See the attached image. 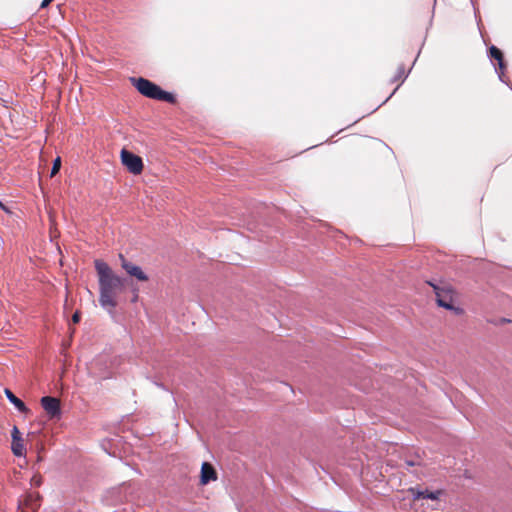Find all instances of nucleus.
Listing matches in <instances>:
<instances>
[{
  "label": "nucleus",
  "mask_w": 512,
  "mask_h": 512,
  "mask_svg": "<svg viewBox=\"0 0 512 512\" xmlns=\"http://www.w3.org/2000/svg\"><path fill=\"white\" fill-rule=\"evenodd\" d=\"M119 259L121 261L122 268L127 272V274H129L132 277H135L139 281H148V276L143 272L140 266H137L132 262L128 261L122 254H119Z\"/></svg>",
  "instance_id": "7"
},
{
  "label": "nucleus",
  "mask_w": 512,
  "mask_h": 512,
  "mask_svg": "<svg viewBox=\"0 0 512 512\" xmlns=\"http://www.w3.org/2000/svg\"><path fill=\"white\" fill-rule=\"evenodd\" d=\"M215 480H217L216 470L210 463L204 462L201 466V476H200L201 484L206 485L210 481H215Z\"/></svg>",
  "instance_id": "8"
},
{
  "label": "nucleus",
  "mask_w": 512,
  "mask_h": 512,
  "mask_svg": "<svg viewBox=\"0 0 512 512\" xmlns=\"http://www.w3.org/2000/svg\"><path fill=\"white\" fill-rule=\"evenodd\" d=\"M41 495L38 492L27 493L18 504L19 512H37L40 507Z\"/></svg>",
  "instance_id": "5"
},
{
  "label": "nucleus",
  "mask_w": 512,
  "mask_h": 512,
  "mask_svg": "<svg viewBox=\"0 0 512 512\" xmlns=\"http://www.w3.org/2000/svg\"><path fill=\"white\" fill-rule=\"evenodd\" d=\"M11 449L15 456H18V457L23 456L26 451L24 444H23V439L21 438V439L12 440Z\"/></svg>",
  "instance_id": "12"
},
{
  "label": "nucleus",
  "mask_w": 512,
  "mask_h": 512,
  "mask_svg": "<svg viewBox=\"0 0 512 512\" xmlns=\"http://www.w3.org/2000/svg\"><path fill=\"white\" fill-rule=\"evenodd\" d=\"M32 485L40 486L42 484V477L40 475H34L31 479Z\"/></svg>",
  "instance_id": "16"
},
{
  "label": "nucleus",
  "mask_w": 512,
  "mask_h": 512,
  "mask_svg": "<svg viewBox=\"0 0 512 512\" xmlns=\"http://www.w3.org/2000/svg\"><path fill=\"white\" fill-rule=\"evenodd\" d=\"M121 161L130 173L134 175L142 173L144 165L141 157H139L138 155H135L126 149H122Z\"/></svg>",
  "instance_id": "4"
},
{
  "label": "nucleus",
  "mask_w": 512,
  "mask_h": 512,
  "mask_svg": "<svg viewBox=\"0 0 512 512\" xmlns=\"http://www.w3.org/2000/svg\"><path fill=\"white\" fill-rule=\"evenodd\" d=\"M80 319H81V314H80V312H79V311H76V312L73 314V316H72V322H73L74 324H77V323H79V322H80Z\"/></svg>",
  "instance_id": "17"
},
{
  "label": "nucleus",
  "mask_w": 512,
  "mask_h": 512,
  "mask_svg": "<svg viewBox=\"0 0 512 512\" xmlns=\"http://www.w3.org/2000/svg\"><path fill=\"white\" fill-rule=\"evenodd\" d=\"M41 406L47 413L50 419L57 418L59 419L61 416V407L60 400L51 396H44L40 400Z\"/></svg>",
  "instance_id": "6"
},
{
  "label": "nucleus",
  "mask_w": 512,
  "mask_h": 512,
  "mask_svg": "<svg viewBox=\"0 0 512 512\" xmlns=\"http://www.w3.org/2000/svg\"><path fill=\"white\" fill-rule=\"evenodd\" d=\"M11 436H12V440L21 439V433L16 426L13 427V429L11 431Z\"/></svg>",
  "instance_id": "15"
},
{
  "label": "nucleus",
  "mask_w": 512,
  "mask_h": 512,
  "mask_svg": "<svg viewBox=\"0 0 512 512\" xmlns=\"http://www.w3.org/2000/svg\"><path fill=\"white\" fill-rule=\"evenodd\" d=\"M51 3V0H43L40 7L46 8Z\"/></svg>",
  "instance_id": "18"
},
{
  "label": "nucleus",
  "mask_w": 512,
  "mask_h": 512,
  "mask_svg": "<svg viewBox=\"0 0 512 512\" xmlns=\"http://www.w3.org/2000/svg\"><path fill=\"white\" fill-rule=\"evenodd\" d=\"M406 464H407L408 466L416 465V463H415V462H412V461H406Z\"/></svg>",
  "instance_id": "20"
},
{
  "label": "nucleus",
  "mask_w": 512,
  "mask_h": 512,
  "mask_svg": "<svg viewBox=\"0 0 512 512\" xmlns=\"http://www.w3.org/2000/svg\"><path fill=\"white\" fill-rule=\"evenodd\" d=\"M60 168H61V158L57 157L53 161V166L51 169L50 177H54L59 172Z\"/></svg>",
  "instance_id": "14"
},
{
  "label": "nucleus",
  "mask_w": 512,
  "mask_h": 512,
  "mask_svg": "<svg viewBox=\"0 0 512 512\" xmlns=\"http://www.w3.org/2000/svg\"><path fill=\"white\" fill-rule=\"evenodd\" d=\"M94 266L99 283V303L110 314H113L118 305V294L124 289L125 280L116 275L110 266L102 260H95Z\"/></svg>",
  "instance_id": "1"
},
{
  "label": "nucleus",
  "mask_w": 512,
  "mask_h": 512,
  "mask_svg": "<svg viewBox=\"0 0 512 512\" xmlns=\"http://www.w3.org/2000/svg\"><path fill=\"white\" fill-rule=\"evenodd\" d=\"M408 75V72L406 71V68L404 65H400L397 68L396 74L393 78V82L400 81L401 83L406 79Z\"/></svg>",
  "instance_id": "13"
},
{
  "label": "nucleus",
  "mask_w": 512,
  "mask_h": 512,
  "mask_svg": "<svg viewBox=\"0 0 512 512\" xmlns=\"http://www.w3.org/2000/svg\"><path fill=\"white\" fill-rule=\"evenodd\" d=\"M489 56L492 59L497 61L498 69H499L500 73L503 74L506 69V65L504 62V56H503L502 51L499 48H497L496 46L492 45L489 48Z\"/></svg>",
  "instance_id": "11"
},
{
  "label": "nucleus",
  "mask_w": 512,
  "mask_h": 512,
  "mask_svg": "<svg viewBox=\"0 0 512 512\" xmlns=\"http://www.w3.org/2000/svg\"><path fill=\"white\" fill-rule=\"evenodd\" d=\"M408 491L413 495L414 501L419 500L421 498L437 500V499H439L440 495L442 494L441 490L430 492L428 490L422 491L415 487L409 488Z\"/></svg>",
  "instance_id": "9"
},
{
  "label": "nucleus",
  "mask_w": 512,
  "mask_h": 512,
  "mask_svg": "<svg viewBox=\"0 0 512 512\" xmlns=\"http://www.w3.org/2000/svg\"><path fill=\"white\" fill-rule=\"evenodd\" d=\"M0 208L3 209L4 211H8L6 206L1 201H0Z\"/></svg>",
  "instance_id": "19"
},
{
  "label": "nucleus",
  "mask_w": 512,
  "mask_h": 512,
  "mask_svg": "<svg viewBox=\"0 0 512 512\" xmlns=\"http://www.w3.org/2000/svg\"><path fill=\"white\" fill-rule=\"evenodd\" d=\"M137 299H138V295L135 294V296L133 297L132 301L135 302V301H137Z\"/></svg>",
  "instance_id": "21"
},
{
  "label": "nucleus",
  "mask_w": 512,
  "mask_h": 512,
  "mask_svg": "<svg viewBox=\"0 0 512 512\" xmlns=\"http://www.w3.org/2000/svg\"><path fill=\"white\" fill-rule=\"evenodd\" d=\"M427 283L433 288V291L436 295V303L439 307L453 311L456 315L463 313L462 308L456 307L454 305L457 293L451 284L446 282L436 284L431 281H428Z\"/></svg>",
  "instance_id": "3"
},
{
  "label": "nucleus",
  "mask_w": 512,
  "mask_h": 512,
  "mask_svg": "<svg viewBox=\"0 0 512 512\" xmlns=\"http://www.w3.org/2000/svg\"><path fill=\"white\" fill-rule=\"evenodd\" d=\"M4 393L6 395V397L8 398V400L21 412V413H24V414H27L30 412L29 408L25 405V403L19 399L18 397H16L13 392L6 388L4 390Z\"/></svg>",
  "instance_id": "10"
},
{
  "label": "nucleus",
  "mask_w": 512,
  "mask_h": 512,
  "mask_svg": "<svg viewBox=\"0 0 512 512\" xmlns=\"http://www.w3.org/2000/svg\"><path fill=\"white\" fill-rule=\"evenodd\" d=\"M131 84L137 91L150 99L165 101L171 104L176 102V98L172 93L166 92L160 86L143 77H131Z\"/></svg>",
  "instance_id": "2"
}]
</instances>
